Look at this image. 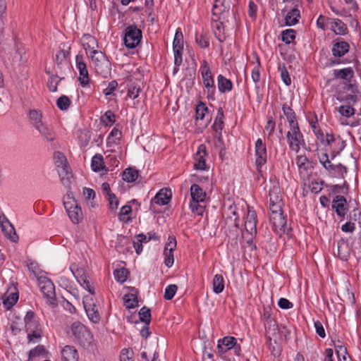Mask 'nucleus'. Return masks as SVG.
I'll use <instances>...</instances> for the list:
<instances>
[{"label":"nucleus","instance_id":"f257e3e1","mask_svg":"<svg viewBox=\"0 0 361 361\" xmlns=\"http://www.w3.org/2000/svg\"><path fill=\"white\" fill-rule=\"evenodd\" d=\"M24 321L29 342H39L42 336V330L39 322L35 319L34 312L28 311L26 313Z\"/></svg>","mask_w":361,"mask_h":361},{"label":"nucleus","instance_id":"f03ea898","mask_svg":"<svg viewBox=\"0 0 361 361\" xmlns=\"http://www.w3.org/2000/svg\"><path fill=\"white\" fill-rule=\"evenodd\" d=\"M90 59L92 66L97 74L104 78L110 76L111 64L104 52L99 51L94 53Z\"/></svg>","mask_w":361,"mask_h":361},{"label":"nucleus","instance_id":"7ed1b4c3","mask_svg":"<svg viewBox=\"0 0 361 361\" xmlns=\"http://www.w3.org/2000/svg\"><path fill=\"white\" fill-rule=\"evenodd\" d=\"M63 205L69 219L73 224L80 223L83 219L81 207L73 197L68 195L63 200Z\"/></svg>","mask_w":361,"mask_h":361},{"label":"nucleus","instance_id":"20e7f679","mask_svg":"<svg viewBox=\"0 0 361 361\" xmlns=\"http://www.w3.org/2000/svg\"><path fill=\"white\" fill-rule=\"evenodd\" d=\"M71 331L80 345L85 348L90 346L93 336L85 325L79 322H75L71 326Z\"/></svg>","mask_w":361,"mask_h":361},{"label":"nucleus","instance_id":"39448f33","mask_svg":"<svg viewBox=\"0 0 361 361\" xmlns=\"http://www.w3.org/2000/svg\"><path fill=\"white\" fill-rule=\"evenodd\" d=\"M37 281L44 298L47 300V303L51 306H56L57 302L56 300L55 286L53 282L46 276H39Z\"/></svg>","mask_w":361,"mask_h":361},{"label":"nucleus","instance_id":"423d86ee","mask_svg":"<svg viewBox=\"0 0 361 361\" xmlns=\"http://www.w3.org/2000/svg\"><path fill=\"white\" fill-rule=\"evenodd\" d=\"M142 38V32L136 26L129 25L125 30L124 44L130 49L138 45Z\"/></svg>","mask_w":361,"mask_h":361},{"label":"nucleus","instance_id":"0eeeda50","mask_svg":"<svg viewBox=\"0 0 361 361\" xmlns=\"http://www.w3.org/2000/svg\"><path fill=\"white\" fill-rule=\"evenodd\" d=\"M83 305L89 319L93 323L100 321L98 307L92 296L86 295L83 298Z\"/></svg>","mask_w":361,"mask_h":361},{"label":"nucleus","instance_id":"6e6552de","mask_svg":"<svg viewBox=\"0 0 361 361\" xmlns=\"http://www.w3.org/2000/svg\"><path fill=\"white\" fill-rule=\"evenodd\" d=\"M173 49L174 52V63L180 65L182 63V52L183 49V36L179 28L176 30L174 36Z\"/></svg>","mask_w":361,"mask_h":361},{"label":"nucleus","instance_id":"1a4fd4ad","mask_svg":"<svg viewBox=\"0 0 361 361\" xmlns=\"http://www.w3.org/2000/svg\"><path fill=\"white\" fill-rule=\"evenodd\" d=\"M269 219L273 229L279 235H281L288 233L289 228L286 224V219L283 216V214L270 215Z\"/></svg>","mask_w":361,"mask_h":361},{"label":"nucleus","instance_id":"9d476101","mask_svg":"<svg viewBox=\"0 0 361 361\" xmlns=\"http://www.w3.org/2000/svg\"><path fill=\"white\" fill-rule=\"evenodd\" d=\"M176 247V240L173 236H169L168 241L164 250V264L167 267H171L173 264L174 257L173 251Z\"/></svg>","mask_w":361,"mask_h":361},{"label":"nucleus","instance_id":"9b49d317","mask_svg":"<svg viewBox=\"0 0 361 361\" xmlns=\"http://www.w3.org/2000/svg\"><path fill=\"white\" fill-rule=\"evenodd\" d=\"M0 226L5 235L12 242H17L18 236L16 233L14 226L4 214L0 215Z\"/></svg>","mask_w":361,"mask_h":361},{"label":"nucleus","instance_id":"f8f14e48","mask_svg":"<svg viewBox=\"0 0 361 361\" xmlns=\"http://www.w3.org/2000/svg\"><path fill=\"white\" fill-rule=\"evenodd\" d=\"M257 214L255 211L248 207L247 212L245 217V229L251 235L257 233Z\"/></svg>","mask_w":361,"mask_h":361},{"label":"nucleus","instance_id":"ddd939ff","mask_svg":"<svg viewBox=\"0 0 361 361\" xmlns=\"http://www.w3.org/2000/svg\"><path fill=\"white\" fill-rule=\"evenodd\" d=\"M255 164L257 169H259L267 162L266 145L261 138H259L255 143Z\"/></svg>","mask_w":361,"mask_h":361},{"label":"nucleus","instance_id":"4468645a","mask_svg":"<svg viewBox=\"0 0 361 361\" xmlns=\"http://www.w3.org/2000/svg\"><path fill=\"white\" fill-rule=\"evenodd\" d=\"M235 344V338L233 336H226L218 341V353L222 358H226V355L225 354L233 349Z\"/></svg>","mask_w":361,"mask_h":361},{"label":"nucleus","instance_id":"2eb2a0df","mask_svg":"<svg viewBox=\"0 0 361 361\" xmlns=\"http://www.w3.org/2000/svg\"><path fill=\"white\" fill-rule=\"evenodd\" d=\"M332 208L338 216L343 217L348 209L346 199L343 195H336L332 201Z\"/></svg>","mask_w":361,"mask_h":361},{"label":"nucleus","instance_id":"dca6fc26","mask_svg":"<svg viewBox=\"0 0 361 361\" xmlns=\"http://www.w3.org/2000/svg\"><path fill=\"white\" fill-rule=\"evenodd\" d=\"M81 41L83 48L85 49L90 57H92L94 53L100 51L96 49L98 47V43L93 36L89 34H85L82 37Z\"/></svg>","mask_w":361,"mask_h":361},{"label":"nucleus","instance_id":"f3484780","mask_svg":"<svg viewBox=\"0 0 361 361\" xmlns=\"http://www.w3.org/2000/svg\"><path fill=\"white\" fill-rule=\"evenodd\" d=\"M265 336L269 341L274 340L276 343L279 338V330L275 319H269L264 322Z\"/></svg>","mask_w":361,"mask_h":361},{"label":"nucleus","instance_id":"a211bd4d","mask_svg":"<svg viewBox=\"0 0 361 361\" xmlns=\"http://www.w3.org/2000/svg\"><path fill=\"white\" fill-rule=\"evenodd\" d=\"M76 66L79 71V80L82 87L86 86L89 82L88 71L86 63L83 61V58L80 55L76 56Z\"/></svg>","mask_w":361,"mask_h":361},{"label":"nucleus","instance_id":"6ab92c4d","mask_svg":"<svg viewBox=\"0 0 361 361\" xmlns=\"http://www.w3.org/2000/svg\"><path fill=\"white\" fill-rule=\"evenodd\" d=\"M42 114L37 111V110H32L30 112V118L32 122V123L35 126V128L38 130L39 133L47 135L49 134L50 132L49 129L44 126L42 123Z\"/></svg>","mask_w":361,"mask_h":361},{"label":"nucleus","instance_id":"aec40b11","mask_svg":"<svg viewBox=\"0 0 361 361\" xmlns=\"http://www.w3.org/2000/svg\"><path fill=\"white\" fill-rule=\"evenodd\" d=\"M295 163L301 176H307L311 172L312 169V162L305 156H298L295 159Z\"/></svg>","mask_w":361,"mask_h":361},{"label":"nucleus","instance_id":"412c9836","mask_svg":"<svg viewBox=\"0 0 361 361\" xmlns=\"http://www.w3.org/2000/svg\"><path fill=\"white\" fill-rule=\"evenodd\" d=\"M172 192L170 189L162 188L157 193L152 201L159 205H166L170 202Z\"/></svg>","mask_w":361,"mask_h":361},{"label":"nucleus","instance_id":"4be33fe9","mask_svg":"<svg viewBox=\"0 0 361 361\" xmlns=\"http://www.w3.org/2000/svg\"><path fill=\"white\" fill-rule=\"evenodd\" d=\"M350 249L347 240L341 239L337 242V255L343 261L348 260Z\"/></svg>","mask_w":361,"mask_h":361},{"label":"nucleus","instance_id":"5701e85b","mask_svg":"<svg viewBox=\"0 0 361 361\" xmlns=\"http://www.w3.org/2000/svg\"><path fill=\"white\" fill-rule=\"evenodd\" d=\"M231 8L230 0H214L212 14L219 16L225 11H228Z\"/></svg>","mask_w":361,"mask_h":361},{"label":"nucleus","instance_id":"b1692460","mask_svg":"<svg viewBox=\"0 0 361 361\" xmlns=\"http://www.w3.org/2000/svg\"><path fill=\"white\" fill-rule=\"evenodd\" d=\"M216 19H214L215 21L214 24L213 25V29H214V33L216 37V39L220 42H223L225 41L226 38V35L225 32V27L222 22H219L218 20L219 19V16H216Z\"/></svg>","mask_w":361,"mask_h":361},{"label":"nucleus","instance_id":"393cba45","mask_svg":"<svg viewBox=\"0 0 361 361\" xmlns=\"http://www.w3.org/2000/svg\"><path fill=\"white\" fill-rule=\"evenodd\" d=\"M63 361H77L78 354L77 350L71 345H66L61 352Z\"/></svg>","mask_w":361,"mask_h":361},{"label":"nucleus","instance_id":"a878e982","mask_svg":"<svg viewBox=\"0 0 361 361\" xmlns=\"http://www.w3.org/2000/svg\"><path fill=\"white\" fill-rule=\"evenodd\" d=\"M190 196L191 200L197 202H204L206 198V193L197 184H192L190 187Z\"/></svg>","mask_w":361,"mask_h":361},{"label":"nucleus","instance_id":"bb28decb","mask_svg":"<svg viewBox=\"0 0 361 361\" xmlns=\"http://www.w3.org/2000/svg\"><path fill=\"white\" fill-rule=\"evenodd\" d=\"M349 50V44L343 41L337 42L332 48V53L334 56H343Z\"/></svg>","mask_w":361,"mask_h":361},{"label":"nucleus","instance_id":"cd10ccee","mask_svg":"<svg viewBox=\"0 0 361 361\" xmlns=\"http://www.w3.org/2000/svg\"><path fill=\"white\" fill-rule=\"evenodd\" d=\"M202 76L203 79V83L207 88H213L214 82L212 76V73L209 68L205 64L202 67Z\"/></svg>","mask_w":361,"mask_h":361},{"label":"nucleus","instance_id":"c85d7f7f","mask_svg":"<svg viewBox=\"0 0 361 361\" xmlns=\"http://www.w3.org/2000/svg\"><path fill=\"white\" fill-rule=\"evenodd\" d=\"M300 17V11L298 8H294L291 9L285 17L286 25L288 26L295 25L298 22Z\"/></svg>","mask_w":361,"mask_h":361},{"label":"nucleus","instance_id":"c756f323","mask_svg":"<svg viewBox=\"0 0 361 361\" xmlns=\"http://www.w3.org/2000/svg\"><path fill=\"white\" fill-rule=\"evenodd\" d=\"M54 164L57 170L61 169L63 173H66L64 170L68 166L66 157L59 152H56L54 154Z\"/></svg>","mask_w":361,"mask_h":361},{"label":"nucleus","instance_id":"7c9ffc66","mask_svg":"<svg viewBox=\"0 0 361 361\" xmlns=\"http://www.w3.org/2000/svg\"><path fill=\"white\" fill-rule=\"evenodd\" d=\"M123 180L128 183H133L138 178V171L133 168L126 169L122 174Z\"/></svg>","mask_w":361,"mask_h":361},{"label":"nucleus","instance_id":"2f4dec72","mask_svg":"<svg viewBox=\"0 0 361 361\" xmlns=\"http://www.w3.org/2000/svg\"><path fill=\"white\" fill-rule=\"evenodd\" d=\"M224 214L226 215V218L233 221L234 225L236 228H238L239 217L237 214V207L235 204H231L227 209L225 210Z\"/></svg>","mask_w":361,"mask_h":361},{"label":"nucleus","instance_id":"473e14b6","mask_svg":"<svg viewBox=\"0 0 361 361\" xmlns=\"http://www.w3.org/2000/svg\"><path fill=\"white\" fill-rule=\"evenodd\" d=\"M213 291L216 293H221L224 289V279L221 274H216L214 276L213 281Z\"/></svg>","mask_w":361,"mask_h":361},{"label":"nucleus","instance_id":"72a5a7b5","mask_svg":"<svg viewBox=\"0 0 361 361\" xmlns=\"http://www.w3.org/2000/svg\"><path fill=\"white\" fill-rule=\"evenodd\" d=\"M91 168L95 172H99L104 169V159L102 154H97L92 157Z\"/></svg>","mask_w":361,"mask_h":361},{"label":"nucleus","instance_id":"f704fd0d","mask_svg":"<svg viewBox=\"0 0 361 361\" xmlns=\"http://www.w3.org/2000/svg\"><path fill=\"white\" fill-rule=\"evenodd\" d=\"M218 87L221 92H225L226 91H231L232 90L233 84L231 81L223 75H219L218 76Z\"/></svg>","mask_w":361,"mask_h":361},{"label":"nucleus","instance_id":"c9c22d12","mask_svg":"<svg viewBox=\"0 0 361 361\" xmlns=\"http://www.w3.org/2000/svg\"><path fill=\"white\" fill-rule=\"evenodd\" d=\"M331 29L336 35H345L347 30L346 25L339 19H334L331 22Z\"/></svg>","mask_w":361,"mask_h":361},{"label":"nucleus","instance_id":"e433bc0d","mask_svg":"<svg viewBox=\"0 0 361 361\" xmlns=\"http://www.w3.org/2000/svg\"><path fill=\"white\" fill-rule=\"evenodd\" d=\"M123 299L127 309L134 308L137 305V297L135 293L126 294Z\"/></svg>","mask_w":361,"mask_h":361},{"label":"nucleus","instance_id":"4c0bfd02","mask_svg":"<svg viewBox=\"0 0 361 361\" xmlns=\"http://www.w3.org/2000/svg\"><path fill=\"white\" fill-rule=\"evenodd\" d=\"M69 170L70 168L68 166H66L64 170L66 173H63L61 169L58 170L59 175L61 178V181L66 188H70L71 185V179L72 178V174L69 171Z\"/></svg>","mask_w":361,"mask_h":361},{"label":"nucleus","instance_id":"58836bf2","mask_svg":"<svg viewBox=\"0 0 361 361\" xmlns=\"http://www.w3.org/2000/svg\"><path fill=\"white\" fill-rule=\"evenodd\" d=\"M224 112L221 108L218 109L217 116L213 124L214 130L216 133L221 134L224 126Z\"/></svg>","mask_w":361,"mask_h":361},{"label":"nucleus","instance_id":"ea45409f","mask_svg":"<svg viewBox=\"0 0 361 361\" xmlns=\"http://www.w3.org/2000/svg\"><path fill=\"white\" fill-rule=\"evenodd\" d=\"M70 270L78 283H82L84 279H87L85 271L82 268H77L75 264H72L70 267Z\"/></svg>","mask_w":361,"mask_h":361},{"label":"nucleus","instance_id":"a19ab883","mask_svg":"<svg viewBox=\"0 0 361 361\" xmlns=\"http://www.w3.org/2000/svg\"><path fill=\"white\" fill-rule=\"evenodd\" d=\"M204 202H197L194 200H191L190 202V208L192 213H195L198 215H202L204 210V205L202 204Z\"/></svg>","mask_w":361,"mask_h":361},{"label":"nucleus","instance_id":"79ce46f5","mask_svg":"<svg viewBox=\"0 0 361 361\" xmlns=\"http://www.w3.org/2000/svg\"><path fill=\"white\" fill-rule=\"evenodd\" d=\"M269 203H280L282 202L281 197L280 195V190L279 187L274 186L269 190Z\"/></svg>","mask_w":361,"mask_h":361},{"label":"nucleus","instance_id":"37998d69","mask_svg":"<svg viewBox=\"0 0 361 361\" xmlns=\"http://www.w3.org/2000/svg\"><path fill=\"white\" fill-rule=\"evenodd\" d=\"M353 72L350 68L334 71V75L336 78L344 80L350 79L353 76Z\"/></svg>","mask_w":361,"mask_h":361},{"label":"nucleus","instance_id":"c03bdc74","mask_svg":"<svg viewBox=\"0 0 361 361\" xmlns=\"http://www.w3.org/2000/svg\"><path fill=\"white\" fill-rule=\"evenodd\" d=\"M139 317L142 322L149 325L151 322V311L149 308L143 307L139 312Z\"/></svg>","mask_w":361,"mask_h":361},{"label":"nucleus","instance_id":"a18cd8bd","mask_svg":"<svg viewBox=\"0 0 361 361\" xmlns=\"http://www.w3.org/2000/svg\"><path fill=\"white\" fill-rule=\"evenodd\" d=\"M288 122L289 130H288L286 135H297L300 133L298 124L296 121V117L293 119L288 120Z\"/></svg>","mask_w":361,"mask_h":361},{"label":"nucleus","instance_id":"49530a36","mask_svg":"<svg viewBox=\"0 0 361 361\" xmlns=\"http://www.w3.org/2000/svg\"><path fill=\"white\" fill-rule=\"evenodd\" d=\"M207 111L208 109L204 103L200 102L198 104L195 108L196 120H202L204 118Z\"/></svg>","mask_w":361,"mask_h":361},{"label":"nucleus","instance_id":"de8ad7c7","mask_svg":"<svg viewBox=\"0 0 361 361\" xmlns=\"http://www.w3.org/2000/svg\"><path fill=\"white\" fill-rule=\"evenodd\" d=\"M101 122L106 126H111L115 122V114L111 111H107L101 117Z\"/></svg>","mask_w":361,"mask_h":361},{"label":"nucleus","instance_id":"09e8293b","mask_svg":"<svg viewBox=\"0 0 361 361\" xmlns=\"http://www.w3.org/2000/svg\"><path fill=\"white\" fill-rule=\"evenodd\" d=\"M322 166L326 169L328 170L329 172H338V173H342L343 171H346V169L345 167H344L343 165H341V164H333L331 163V161L329 160V163H325V164H322Z\"/></svg>","mask_w":361,"mask_h":361},{"label":"nucleus","instance_id":"8fccbe9b","mask_svg":"<svg viewBox=\"0 0 361 361\" xmlns=\"http://www.w3.org/2000/svg\"><path fill=\"white\" fill-rule=\"evenodd\" d=\"M128 274V271L125 268L116 269L114 272V275L116 280L121 283H123L126 281Z\"/></svg>","mask_w":361,"mask_h":361},{"label":"nucleus","instance_id":"3c124183","mask_svg":"<svg viewBox=\"0 0 361 361\" xmlns=\"http://www.w3.org/2000/svg\"><path fill=\"white\" fill-rule=\"evenodd\" d=\"M295 37V31L293 29H287L282 32V40L286 44H290Z\"/></svg>","mask_w":361,"mask_h":361},{"label":"nucleus","instance_id":"603ef678","mask_svg":"<svg viewBox=\"0 0 361 361\" xmlns=\"http://www.w3.org/2000/svg\"><path fill=\"white\" fill-rule=\"evenodd\" d=\"M18 300V294L13 293L10 294L4 300V304L6 308L9 309L13 307Z\"/></svg>","mask_w":361,"mask_h":361},{"label":"nucleus","instance_id":"864d4df0","mask_svg":"<svg viewBox=\"0 0 361 361\" xmlns=\"http://www.w3.org/2000/svg\"><path fill=\"white\" fill-rule=\"evenodd\" d=\"M302 138V137H288L290 147L293 150L298 152Z\"/></svg>","mask_w":361,"mask_h":361},{"label":"nucleus","instance_id":"5fc2aeb1","mask_svg":"<svg viewBox=\"0 0 361 361\" xmlns=\"http://www.w3.org/2000/svg\"><path fill=\"white\" fill-rule=\"evenodd\" d=\"M177 289L178 287L175 284H171L166 286L164 292V298L168 300H171L174 297Z\"/></svg>","mask_w":361,"mask_h":361},{"label":"nucleus","instance_id":"6e6d98bb","mask_svg":"<svg viewBox=\"0 0 361 361\" xmlns=\"http://www.w3.org/2000/svg\"><path fill=\"white\" fill-rule=\"evenodd\" d=\"M256 62L257 64L253 68L252 71V79L255 83H257L260 80V73H259V67H260V62L259 59L256 56Z\"/></svg>","mask_w":361,"mask_h":361},{"label":"nucleus","instance_id":"4d7b16f0","mask_svg":"<svg viewBox=\"0 0 361 361\" xmlns=\"http://www.w3.org/2000/svg\"><path fill=\"white\" fill-rule=\"evenodd\" d=\"M70 104L69 98L64 95L60 97L56 101L57 106L61 110H66L69 107Z\"/></svg>","mask_w":361,"mask_h":361},{"label":"nucleus","instance_id":"13d9d810","mask_svg":"<svg viewBox=\"0 0 361 361\" xmlns=\"http://www.w3.org/2000/svg\"><path fill=\"white\" fill-rule=\"evenodd\" d=\"M60 81L57 75H52L48 80V87L51 92H56L57 86Z\"/></svg>","mask_w":361,"mask_h":361},{"label":"nucleus","instance_id":"bf43d9fd","mask_svg":"<svg viewBox=\"0 0 361 361\" xmlns=\"http://www.w3.org/2000/svg\"><path fill=\"white\" fill-rule=\"evenodd\" d=\"M279 70L281 73V77L283 82L286 85H290L291 83V80H290V75H289L288 72L286 70V67L284 66H279Z\"/></svg>","mask_w":361,"mask_h":361},{"label":"nucleus","instance_id":"052dcab7","mask_svg":"<svg viewBox=\"0 0 361 361\" xmlns=\"http://www.w3.org/2000/svg\"><path fill=\"white\" fill-rule=\"evenodd\" d=\"M46 350L43 345H39L34 349L29 352V359L42 355L45 353Z\"/></svg>","mask_w":361,"mask_h":361},{"label":"nucleus","instance_id":"680f3d73","mask_svg":"<svg viewBox=\"0 0 361 361\" xmlns=\"http://www.w3.org/2000/svg\"><path fill=\"white\" fill-rule=\"evenodd\" d=\"M339 112L342 116L350 117L354 114L355 110L350 106L343 105L339 108Z\"/></svg>","mask_w":361,"mask_h":361},{"label":"nucleus","instance_id":"e2e57ef3","mask_svg":"<svg viewBox=\"0 0 361 361\" xmlns=\"http://www.w3.org/2000/svg\"><path fill=\"white\" fill-rule=\"evenodd\" d=\"M269 209L271 212V215L281 214L282 213V202L280 203H269Z\"/></svg>","mask_w":361,"mask_h":361},{"label":"nucleus","instance_id":"0e129e2a","mask_svg":"<svg viewBox=\"0 0 361 361\" xmlns=\"http://www.w3.org/2000/svg\"><path fill=\"white\" fill-rule=\"evenodd\" d=\"M132 212L131 207L130 205H124L121 208L119 212V219L121 221H126V216L128 215Z\"/></svg>","mask_w":361,"mask_h":361},{"label":"nucleus","instance_id":"69168bd1","mask_svg":"<svg viewBox=\"0 0 361 361\" xmlns=\"http://www.w3.org/2000/svg\"><path fill=\"white\" fill-rule=\"evenodd\" d=\"M283 112L284 115L286 116L287 121L291 120L295 118V114L293 110L288 105L284 104L283 106Z\"/></svg>","mask_w":361,"mask_h":361},{"label":"nucleus","instance_id":"338daca9","mask_svg":"<svg viewBox=\"0 0 361 361\" xmlns=\"http://www.w3.org/2000/svg\"><path fill=\"white\" fill-rule=\"evenodd\" d=\"M118 82L116 80L111 81L107 87L104 89L103 92L105 95H110L117 87Z\"/></svg>","mask_w":361,"mask_h":361},{"label":"nucleus","instance_id":"774afa93","mask_svg":"<svg viewBox=\"0 0 361 361\" xmlns=\"http://www.w3.org/2000/svg\"><path fill=\"white\" fill-rule=\"evenodd\" d=\"M195 39H196V42L202 48H206L209 46L208 39L202 35H197Z\"/></svg>","mask_w":361,"mask_h":361}]
</instances>
